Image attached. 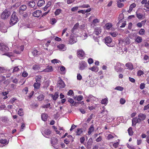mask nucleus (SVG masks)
<instances>
[{
  "label": "nucleus",
  "instance_id": "nucleus-21",
  "mask_svg": "<svg viewBox=\"0 0 149 149\" xmlns=\"http://www.w3.org/2000/svg\"><path fill=\"white\" fill-rule=\"evenodd\" d=\"M85 98L89 99L91 101H94L96 99L95 97L91 95H89L88 96H86Z\"/></svg>",
  "mask_w": 149,
  "mask_h": 149
},
{
  "label": "nucleus",
  "instance_id": "nucleus-56",
  "mask_svg": "<svg viewBox=\"0 0 149 149\" xmlns=\"http://www.w3.org/2000/svg\"><path fill=\"white\" fill-rule=\"evenodd\" d=\"M73 93V92L72 90H70L68 92L67 95H71Z\"/></svg>",
  "mask_w": 149,
  "mask_h": 149
},
{
  "label": "nucleus",
  "instance_id": "nucleus-3",
  "mask_svg": "<svg viewBox=\"0 0 149 149\" xmlns=\"http://www.w3.org/2000/svg\"><path fill=\"white\" fill-rule=\"evenodd\" d=\"M87 67V64L85 61H80L79 63V68L80 70H84Z\"/></svg>",
  "mask_w": 149,
  "mask_h": 149
},
{
  "label": "nucleus",
  "instance_id": "nucleus-15",
  "mask_svg": "<svg viewBox=\"0 0 149 149\" xmlns=\"http://www.w3.org/2000/svg\"><path fill=\"white\" fill-rule=\"evenodd\" d=\"M27 8V6L25 5H23L19 8V12L20 14L22 13V12L24 11Z\"/></svg>",
  "mask_w": 149,
  "mask_h": 149
},
{
  "label": "nucleus",
  "instance_id": "nucleus-34",
  "mask_svg": "<svg viewBox=\"0 0 149 149\" xmlns=\"http://www.w3.org/2000/svg\"><path fill=\"white\" fill-rule=\"evenodd\" d=\"M52 4V3L50 1H49L47 4L46 5V6L44 7V11H46V10L49 7H50Z\"/></svg>",
  "mask_w": 149,
  "mask_h": 149
},
{
  "label": "nucleus",
  "instance_id": "nucleus-13",
  "mask_svg": "<svg viewBox=\"0 0 149 149\" xmlns=\"http://www.w3.org/2000/svg\"><path fill=\"white\" fill-rule=\"evenodd\" d=\"M41 14V11L37 10L33 13V15L34 17H39Z\"/></svg>",
  "mask_w": 149,
  "mask_h": 149
},
{
  "label": "nucleus",
  "instance_id": "nucleus-17",
  "mask_svg": "<svg viewBox=\"0 0 149 149\" xmlns=\"http://www.w3.org/2000/svg\"><path fill=\"white\" fill-rule=\"evenodd\" d=\"M101 32V29L100 27H97L95 28V31L94 32V34L98 35L100 34Z\"/></svg>",
  "mask_w": 149,
  "mask_h": 149
},
{
  "label": "nucleus",
  "instance_id": "nucleus-25",
  "mask_svg": "<svg viewBox=\"0 0 149 149\" xmlns=\"http://www.w3.org/2000/svg\"><path fill=\"white\" fill-rule=\"evenodd\" d=\"M47 117V115L46 113H42L41 115L42 119L44 121H46Z\"/></svg>",
  "mask_w": 149,
  "mask_h": 149
},
{
  "label": "nucleus",
  "instance_id": "nucleus-12",
  "mask_svg": "<svg viewBox=\"0 0 149 149\" xmlns=\"http://www.w3.org/2000/svg\"><path fill=\"white\" fill-rule=\"evenodd\" d=\"M57 48L60 50L65 51L66 49L65 45L63 44H60L57 46Z\"/></svg>",
  "mask_w": 149,
  "mask_h": 149
},
{
  "label": "nucleus",
  "instance_id": "nucleus-50",
  "mask_svg": "<svg viewBox=\"0 0 149 149\" xmlns=\"http://www.w3.org/2000/svg\"><path fill=\"white\" fill-rule=\"evenodd\" d=\"M77 100L78 101H80L82 100L83 99V96L81 95H79L77 97Z\"/></svg>",
  "mask_w": 149,
  "mask_h": 149
},
{
  "label": "nucleus",
  "instance_id": "nucleus-2",
  "mask_svg": "<svg viewBox=\"0 0 149 149\" xmlns=\"http://www.w3.org/2000/svg\"><path fill=\"white\" fill-rule=\"evenodd\" d=\"M18 21V19L16 15V13L14 12L11 15L10 23L11 24H14L16 23Z\"/></svg>",
  "mask_w": 149,
  "mask_h": 149
},
{
  "label": "nucleus",
  "instance_id": "nucleus-16",
  "mask_svg": "<svg viewBox=\"0 0 149 149\" xmlns=\"http://www.w3.org/2000/svg\"><path fill=\"white\" fill-rule=\"evenodd\" d=\"M19 48L21 49L20 50H18L17 49H16L13 51L14 53L16 54H20L21 52L23 51L24 49V47L23 45H21L19 46Z\"/></svg>",
  "mask_w": 149,
  "mask_h": 149
},
{
  "label": "nucleus",
  "instance_id": "nucleus-23",
  "mask_svg": "<svg viewBox=\"0 0 149 149\" xmlns=\"http://www.w3.org/2000/svg\"><path fill=\"white\" fill-rule=\"evenodd\" d=\"M92 139L91 138L89 139L87 143V147L88 148H91V145H92Z\"/></svg>",
  "mask_w": 149,
  "mask_h": 149
},
{
  "label": "nucleus",
  "instance_id": "nucleus-28",
  "mask_svg": "<svg viewBox=\"0 0 149 149\" xmlns=\"http://www.w3.org/2000/svg\"><path fill=\"white\" fill-rule=\"evenodd\" d=\"M130 39L127 37L125 38L123 40V41L126 44H129L130 43Z\"/></svg>",
  "mask_w": 149,
  "mask_h": 149
},
{
  "label": "nucleus",
  "instance_id": "nucleus-52",
  "mask_svg": "<svg viewBox=\"0 0 149 149\" xmlns=\"http://www.w3.org/2000/svg\"><path fill=\"white\" fill-rule=\"evenodd\" d=\"M115 89L118 91H122L123 89V87L120 86H117L115 88Z\"/></svg>",
  "mask_w": 149,
  "mask_h": 149
},
{
  "label": "nucleus",
  "instance_id": "nucleus-20",
  "mask_svg": "<svg viewBox=\"0 0 149 149\" xmlns=\"http://www.w3.org/2000/svg\"><path fill=\"white\" fill-rule=\"evenodd\" d=\"M94 130V127L93 125H91L90 127L88 129V133L89 135H90L91 133Z\"/></svg>",
  "mask_w": 149,
  "mask_h": 149
},
{
  "label": "nucleus",
  "instance_id": "nucleus-6",
  "mask_svg": "<svg viewBox=\"0 0 149 149\" xmlns=\"http://www.w3.org/2000/svg\"><path fill=\"white\" fill-rule=\"evenodd\" d=\"M123 65V64H121L119 63H117L116 65L114 66L115 70L118 72H122L123 70V68H121V66Z\"/></svg>",
  "mask_w": 149,
  "mask_h": 149
},
{
  "label": "nucleus",
  "instance_id": "nucleus-14",
  "mask_svg": "<svg viewBox=\"0 0 149 149\" xmlns=\"http://www.w3.org/2000/svg\"><path fill=\"white\" fill-rule=\"evenodd\" d=\"M132 125H135L137 123H140V122L139 120V118L137 117L134 118L132 120Z\"/></svg>",
  "mask_w": 149,
  "mask_h": 149
},
{
  "label": "nucleus",
  "instance_id": "nucleus-63",
  "mask_svg": "<svg viewBox=\"0 0 149 149\" xmlns=\"http://www.w3.org/2000/svg\"><path fill=\"white\" fill-rule=\"evenodd\" d=\"M93 60L92 58H90L88 60V62L89 64H90L93 63Z\"/></svg>",
  "mask_w": 149,
  "mask_h": 149
},
{
  "label": "nucleus",
  "instance_id": "nucleus-49",
  "mask_svg": "<svg viewBox=\"0 0 149 149\" xmlns=\"http://www.w3.org/2000/svg\"><path fill=\"white\" fill-rule=\"evenodd\" d=\"M144 29H141L139 30V33L141 35H143L144 34Z\"/></svg>",
  "mask_w": 149,
  "mask_h": 149
},
{
  "label": "nucleus",
  "instance_id": "nucleus-35",
  "mask_svg": "<svg viewBox=\"0 0 149 149\" xmlns=\"http://www.w3.org/2000/svg\"><path fill=\"white\" fill-rule=\"evenodd\" d=\"M40 84L36 82L34 84L33 86L35 88L38 89L40 88Z\"/></svg>",
  "mask_w": 149,
  "mask_h": 149
},
{
  "label": "nucleus",
  "instance_id": "nucleus-39",
  "mask_svg": "<svg viewBox=\"0 0 149 149\" xmlns=\"http://www.w3.org/2000/svg\"><path fill=\"white\" fill-rule=\"evenodd\" d=\"M128 131L130 135L132 136L133 134V132L132 130V129L131 127H130L128 129Z\"/></svg>",
  "mask_w": 149,
  "mask_h": 149
},
{
  "label": "nucleus",
  "instance_id": "nucleus-1",
  "mask_svg": "<svg viewBox=\"0 0 149 149\" xmlns=\"http://www.w3.org/2000/svg\"><path fill=\"white\" fill-rule=\"evenodd\" d=\"M11 13L10 11L8 10L7 9H5L1 13V18L3 19H7L11 15Z\"/></svg>",
  "mask_w": 149,
  "mask_h": 149
},
{
  "label": "nucleus",
  "instance_id": "nucleus-61",
  "mask_svg": "<svg viewBox=\"0 0 149 149\" xmlns=\"http://www.w3.org/2000/svg\"><path fill=\"white\" fill-rule=\"evenodd\" d=\"M70 142L69 139H68V138L65 139L64 140V143L67 145L69 144Z\"/></svg>",
  "mask_w": 149,
  "mask_h": 149
},
{
  "label": "nucleus",
  "instance_id": "nucleus-55",
  "mask_svg": "<svg viewBox=\"0 0 149 149\" xmlns=\"http://www.w3.org/2000/svg\"><path fill=\"white\" fill-rule=\"evenodd\" d=\"M144 7L146 8L147 9L149 10V0L147 2L144 6Z\"/></svg>",
  "mask_w": 149,
  "mask_h": 149
},
{
  "label": "nucleus",
  "instance_id": "nucleus-27",
  "mask_svg": "<svg viewBox=\"0 0 149 149\" xmlns=\"http://www.w3.org/2000/svg\"><path fill=\"white\" fill-rule=\"evenodd\" d=\"M42 78L41 76L40 75H39L36 76V83H39L40 84L41 82V79Z\"/></svg>",
  "mask_w": 149,
  "mask_h": 149
},
{
  "label": "nucleus",
  "instance_id": "nucleus-33",
  "mask_svg": "<svg viewBox=\"0 0 149 149\" xmlns=\"http://www.w3.org/2000/svg\"><path fill=\"white\" fill-rule=\"evenodd\" d=\"M142 40V38L140 36H138L135 39V41L137 43L141 42Z\"/></svg>",
  "mask_w": 149,
  "mask_h": 149
},
{
  "label": "nucleus",
  "instance_id": "nucleus-9",
  "mask_svg": "<svg viewBox=\"0 0 149 149\" xmlns=\"http://www.w3.org/2000/svg\"><path fill=\"white\" fill-rule=\"evenodd\" d=\"M65 84L64 81L61 79H60L58 82V86L59 88H64Z\"/></svg>",
  "mask_w": 149,
  "mask_h": 149
},
{
  "label": "nucleus",
  "instance_id": "nucleus-38",
  "mask_svg": "<svg viewBox=\"0 0 149 149\" xmlns=\"http://www.w3.org/2000/svg\"><path fill=\"white\" fill-rule=\"evenodd\" d=\"M61 10L60 9H58L56 10L55 12V14L56 15H58L61 13Z\"/></svg>",
  "mask_w": 149,
  "mask_h": 149
},
{
  "label": "nucleus",
  "instance_id": "nucleus-7",
  "mask_svg": "<svg viewBox=\"0 0 149 149\" xmlns=\"http://www.w3.org/2000/svg\"><path fill=\"white\" fill-rule=\"evenodd\" d=\"M105 43L109 46H111L110 44L112 42V39L109 36H108L105 39Z\"/></svg>",
  "mask_w": 149,
  "mask_h": 149
},
{
  "label": "nucleus",
  "instance_id": "nucleus-43",
  "mask_svg": "<svg viewBox=\"0 0 149 149\" xmlns=\"http://www.w3.org/2000/svg\"><path fill=\"white\" fill-rule=\"evenodd\" d=\"M82 132L83 131L82 129H79L77 130V131L76 132V133L77 135H79L82 134Z\"/></svg>",
  "mask_w": 149,
  "mask_h": 149
},
{
  "label": "nucleus",
  "instance_id": "nucleus-62",
  "mask_svg": "<svg viewBox=\"0 0 149 149\" xmlns=\"http://www.w3.org/2000/svg\"><path fill=\"white\" fill-rule=\"evenodd\" d=\"M77 79L78 80H80L82 79V76L80 74H78L77 76Z\"/></svg>",
  "mask_w": 149,
  "mask_h": 149
},
{
  "label": "nucleus",
  "instance_id": "nucleus-53",
  "mask_svg": "<svg viewBox=\"0 0 149 149\" xmlns=\"http://www.w3.org/2000/svg\"><path fill=\"white\" fill-rule=\"evenodd\" d=\"M39 67L37 65H34L33 67V69L35 70H38L39 69Z\"/></svg>",
  "mask_w": 149,
  "mask_h": 149
},
{
  "label": "nucleus",
  "instance_id": "nucleus-11",
  "mask_svg": "<svg viewBox=\"0 0 149 149\" xmlns=\"http://www.w3.org/2000/svg\"><path fill=\"white\" fill-rule=\"evenodd\" d=\"M51 133V132L48 129H45L44 131V132L42 133L43 135L46 137L49 138V135Z\"/></svg>",
  "mask_w": 149,
  "mask_h": 149
},
{
  "label": "nucleus",
  "instance_id": "nucleus-24",
  "mask_svg": "<svg viewBox=\"0 0 149 149\" xmlns=\"http://www.w3.org/2000/svg\"><path fill=\"white\" fill-rule=\"evenodd\" d=\"M45 3V1L44 0H40L38 2L37 5L39 7L42 6Z\"/></svg>",
  "mask_w": 149,
  "mask_h": 149
},
{
  "label": "nucleus",
  "instance_id": "nucleus-19",
  "mask_svg": "<svg viewBox=\"0 0 149 149\" xmlns=\"http://www.w3.org/2000/svg\"><path fill=\"white\" fill-rule=\"evenodd\" d=\"M78 56L79 57H83L84 56V53L82 50H79L77 52Z\"/></svg>",
  "mask_w": 149,
  "mask_h": 149
},
{
  "label": "nucleus",
  "instance_id": "nucleus-8",
  "mask_svg": "<svg viewBox=\"0 0 149 149\" xmlns=\"http://www.w3.org/2000/svg\"><path fill=\"white\" fill-rule=\"evenodd\" d=\"M77 41V39L75 37L72 36H70V37L69 43V44H72Z\"/></svg>",
  "mask_w": 149,
  "mask_h": 149
},
{
  "label": "nucleus",
  "instance_id": "nucleus-40",
  "mask_svg": "<svg viewBox=\"0 0 149 149\" xmlns=\"http://www.w3.org/2000/svg\"><path fill=\"white\" fill-rule=\"evenodd\" d=\"M108 102L107 98H104L102 99L101 101V103L102 104H107Z\"/></svg>",
  "mask_w": 149,
  "mask_h": 149
},
{
  "label": "nucleus",
  "instance_id": "nucleus-32",
  "mask_svg": "<svg viewBox=\"0 0 149 149\" xmlns=\"http://www.w3.org/2000/svg\"><path fill=\"white\" fill-rule=\"evenodd\" d=\"M28 5L31 7L33 8L35 6V3L34 1H30L28 3Z\"/></svg>",
  "mask_w": 149,
  "mask_h": 149
},
{
  "label": "nucleus",
  "instance_id": "nucleus-57",
  "mask_svg": "<svg viewBox=\"0 0 149 149\" xmlns=\"http://www.w3.org/2000/svg\"><path fill=\"white\" fill-rule=\"evenodd\" d=\"M145 84H144V83L141 84L140 86V88L141 90L144 89V88L145 87Z\"/></svg>",
  "mask_w": 149,
  "mask_h": 149
},
{
  "label": "nucleus",
  "instance_id": "nucleus-59",
  "mask_svg": "<svg viewBox=\"0 0 149 149\" xmlns=\"http://www.w3.org/2000/svg\"><path fill=\"white\" fill-rule=\"evenodd\" d=\"M28 75V73L26 72H24L22 74V76L24 77H26Z\"/></svg>",
  "mask_w": 149,
  "mask_h": 149
},
{
  "label": "nucleus",
  "instance_id": "nucleus-10",
  "mask_svg": "<svg viewBox=\"0 0 149 149\" xmlns=\"http://www.w3.org/2000/svg\"><path fill=\"white\" fill-rule=\"evenodd\" d=\"M138 117L139 120L140 122H141V121L145 120L146 118V116L144 114L140 113L139 114Z\"/></svg>",
  "mask_w": 149,
  "mask_h": 149
},
{
  "label": "nucleus",
  "instance_id": "nucleus-58",
  "mask_svg": "<svg viewBox=\"0 0 149 149\" xmlns=\"http://www.w3.org/2000/svg\"><path fill=\"white\" fill-rule=\"evenodd\" d=\"M114 137L111 134H109L107 137V139L108 140H109L111 139H113Z\"/></svg>",
  "mask_w": 149,
  "mask_h": 149
},
{
  "label": "nucleus",
  "instance_id": "nucleus-4",
  "mask_svg": "<svg viewBox=\"0 0 149 149\" xmlns=\"http://www.w3.org/2000/svg\"><path fill=\"white\" fill-rule=\"evenodd\" d=\"M9 48L8 47L3 43H0V50L4 52L8 51Z\"/></svg>",
  "mask_w": 149,
  "mask_h": 149
},
{
  "label": "nucleus",
  "instance_id": "nucleus-22",
  "mask_svg": "<svg viewBox=\"0 0 149 149\" xmlns=\"http://www.w3.org/2000/svg\"><path fill=\"white\" fill-rule=\"evenodd\" d=\"M53 70L52 67L51 66H48L47 68L43 70V72H49Z\"/></svg>",
  "mask_w": 149,
  "mask_h": 149
},
{
  "label": "nucleus",
  "instance_id": "nucleus-41",
  "mask_svg": "<svg viewBox=\"0 0 149 149\" xmlns=\"http://www.w3.org/2000/svg\"><path fill=\"white\" fill-rule=\"evenodd\" d=\"M0 143L2 144H5L7 143V144L8 143V142H7V141L6 139H1L0 140Z\"/></svg>",
  "mask_w": 149,
  "mask_h": 149
},
{
  "label": "nucleus",
  "instance_id": "nucleus-46",
  "mask_svg": "<svg viewBox=\"0 0 149 149\" xmlns=\"http://www.w3.org/2000/svg\"><path fill=\"white\" fill-rule=\"evenodd\" d=\"M19 70V69L18 67H15L13 70V72H17Z\"/></svg>",
  "mask_w": 149,
  "mask_h": 149
},
{
  "label": "nucleus",
  "instance_id": "nucleus-31",
  "mask_svg": "<svg viewBox=\"0 0 149 149\" xmlns=\"http://www.w3.org/2000/svg\"><path fill=\"white\" fill-rule=\"evenodd\" d=\"M44 96L42 94H40L38 97L37 98L38 100L41 101L43 100L44 98Z\"/></svg>",
  "mask_w": 149,
  "mask_h": 149
},
{
  "label": "nucleus",
  "instance_id": "nucleus-37",
  "mask_svg": "<svg viewBox=\"0 0 149 149\" xmlns=\"http://www.w3.org/2000/svg\"><path fill=\"white\" fill-rule=\"evenodd\" d=\"M18 114L20 116H22L24 115L23 109H20L18 112Z\"/></svg>",
  "mask_w": 149,
  "mask_h": 149
},
{
  "label": "nucleus",
  "instance_id": "nucleus-18",
  "mask_svg": "<svg viewBox=\"0 0 149 149\" xmlns=\"http://www.w3.org/2000/svg\"><path fill=\"white\" fill-rule=\"evenodd\" d=\"M59 93L58 92H56L55 93L54 95H51V96L53 98V100H56L58 97Z\"/></svg>",
  "mask_w": 149,
  "mask_h": 149
},
{
  "label": "nucleus",
  "instance_id": "nucleus-36",
  "mask_svg": "<svg viewBox=\"0 0 149 149\" xmlns=\"http://www.w3.org/2000/svg\"><path fill=\"white\" fill-rule=\"evenodd\" d=\"M58 143V140L57 139L53 138L52 140V143L53 145L56 144Z\"/></svg>",
  "mask_w": 149,
  "mask_h": 149
},
{
  "label": "nucleus",
  "instance_id": "nucleus-5",
  "mask_svg": "<svg viewBox=\"0 0 149 149\" xmlns=\"http://www.w3.org/2000/svg\"><path fill=\"white\" fill-rule=\"evenodd\" d=\"M79 28V24L76 23L74 26L73 28L71 29V32L72 33L74 34L78 31Z\"/></svg>",
  "mask_w": 149,
  "mask_h": 149
},
{
  "label": "nucleus",
  "instance_id": "nucleus-51",
  "mask_svg": "<svg viewBox=\"0 0 149 149\" xmlns=\"http://www.w3.org/2000/svg\"><path fill=\"white\" fill-rule=\"evenodd\" d=\"M136 16L139 19H141L143 17V15L141 13H136Z\"/></svg>",
  "mask_w": 149,
  "mask_h": 149
},
{
  "label": "nucleus",
  "instance_id": "nucleus-54",
  "mask_svg": "<svg viewBox=\"0 0 149 149\" xmlns=\"http://www.w3.org/2000/svg\"><path fill=\"white\" fill-rule=\"evenodd\" d=\"M50 106V103H48L42 106V107L44 108H48Z\"/></svg>",
  "mask_w": 149,
  "mask_h": 149
},
{
  "label": "nucleus",
  "instance_id": "nucleus-64",
  "mask_svg": "<svg viewBox=\"0 0 149 149\" xmlns=\"http://www.w3.org/2000/svg\"><path fill=\"white\" fill-rule=\"evenodd\" d=\"M120 102L121 104H123L125 103V100L121 98L120 100Z\"/></svg>",
  "mask_w": 149,
  "mask_h": 149
},
{
  "label": "nucleus",
  "instance_id": "nucleus-60",
  "mask_svg": "<svg viewBox=\"0 0 149 149\" xmlns=\"http://www.w3.org/2000/svg\"><path fill=\"white\" fill-rule=\"evenodd\" d=\"M110 34L113 37H116L117 35V33L115 32L110 33Z\"/></svg>",
  "mask_w": 149,
  "mask_h": 149
},
{
  "label": "nucleus",
  "instance_id": "nucleus-42",
  "mask_svg": "<svg viewBox=\"0 0 149 149\" xmlns=\"http://www.w3.org/2000/svg\"><path fill=\"white\" fill-rule=\"evenodd\" d=\"M38 52L36 49H34L32 52V53L33 56H35L38 54Z\"/></svg>",
  "mask_w": 149,
  "mask_h": 149
},
{
  "label": "nucleus",
  "instance_id": "nucleus-44",
  "mask_svg": "<svg viewBox=\"0 0 149 149\" xmlns=\"http://www.w3.org/2000/svg\"><path fill=\"white\" fill-rule=\"evenodd\" d=\"M68 139H69V141L70 142L71 141L72 142H73L74 141L73 138L71 135H69L67 136Z\"/></svg>",
  "mask_w": 149,
  "mask_h": 149
},
{
  "label": "nucleus",
  "instance_id": "nucleus-45",
  "mask_svg": "<svg viewBox=\"0 0 149 149\" xmlns=\"http://www.w3.org/2000/svg\"><path fill=\"white\" fill-rule=\"evenodd\" d=\"M93 114H91L90 116L88 117L86 121V122L88 123L91 121V120L93 118Z\"/></svg>",
  "mask_w": 149,
  "mask_h": 149
},
{
  "label": "nucleus",
  "instance_id": "nucleus-47",
  "mask_svg": "<svg viewBox=\"0 0 149 149\" xmlns=\"http://www.w3.org/2000/svg\"><path fill=\"white\" fill-rule=\"evenodd\" d=\"M97 68L96 67L93 66L91 68H89V69L93 71H97V70H96Z\"/></svg>",
  "mask_w": 149,
  "mask_h": 149
},
{
  "label": "nucleus",
  "instance_id": "nucleus-29",
  "mask_svg": "<svg viewBox=\"0 0 149 149\" xmlns=\"http://www.w3.org/2000/svg\"><path fill=\"white\" fill-rule=\"evenodd\" d=\"M112 26V24L110 23H107L105 25V28L107 29H109Z\"/></svg>",
  "mask_w": 149,
  "mask_h": 149
},
{
  "label": "nucleus",
  "instance_id": "nucleus-48",
  "mask_svg": "<svg viewBox=\"0 0 149 149\" xmlns=\"http://www.w3.org/2000/svg\"><path fill=\"white\" fill-rule=\"evenodd\" d=\"M119 1H118L117 2V5L119 8H122L124 6V4L123 3H119Z\"/></svg>",
  "mask_w": 149,
  "mask_h": 149
},
{
  "label": "nucleus",
  "instance_id": "nucleus-30",
  "mask_svg": "<svg viewBox=\"0 0 149 149\" xmlns=\"http://www.w3.org/2000/svg\"><path fill=\"white\" fill-rule=\"evenodd\" d=\"M125 66L130 70H132L133 68V65L131 63H127L125 64Z\"/></svg>",
  "mask_w": 149,
  "mask_h": 149
},
{
  "label": "nucleus",
  "instance_id": "nucleus-26",
  "mask_svg": "<svg viewBox=\"0 0 149 149\" xmlns=\"http://www.w3.org/2000/svg\"><path fill=\"white\" fill-rule=\"evenodd\" d=\"M136 6V5L135 3H133L131 4L130 6L129 10L127 11V12L129 13L131 12L133 8H135Z\"/></svg>",
  "mask_w": 149,
  "mask_h": 149
}]
</instances>
